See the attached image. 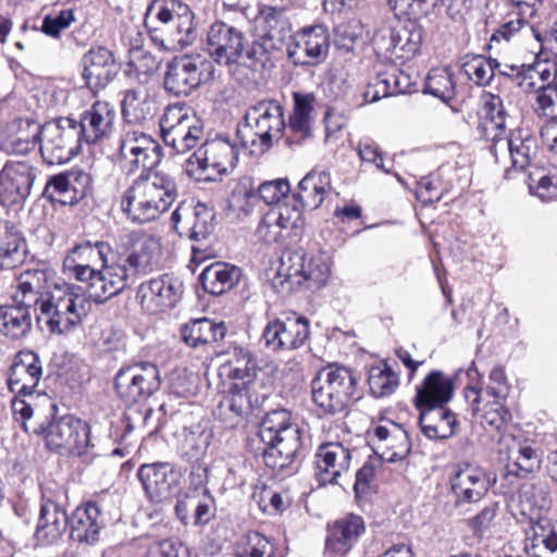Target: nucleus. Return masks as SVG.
<instances>
[{"label": "nucleus", "instance_id": "1", "mask_svg": "<svg viewBox=\"0 0 557 557\" xmlns=\"http://www.w3.org/2000/svg\"><path fill=\"white\" fill-rule=\"evenodd\" d=\"M257 373L253 354L243 347H235L230 359L221 366L220 376L225 380L224 389L213 414L226 426L238 425L252 411L253 404L258 401Z\"/></svg>", "mask_w": 557, "mask_h": 557}, {"label": "nucleus", "instance_id": "2", "mask_svg": "<svg viewBox=\"0 0 557 557\" xmlns=\"http://www.w3.org/2000/svg\"><path fill=\"white\" fill-rule=\"evenodd\" d=\"M177 187L164 172L140 174L122 194L121 209L129 220L147 223L158 219L174 202Z\"/></svg>", "mask_w": 557, "mask_h": 557}, {"label": "nucleus", "instance_id": "3", "mask_svg": "<svg viewBox=\"0 0 557 557\" xmlns=\"http://www.w3.org/2000/svg\"><path fill=\"white\" fill-rule=\"evenodd\" d=\"M264 444L263 460L272 469L283 470L294 460L301 446L300 430L285 409L268 412L259 426Z\"/></svg>", "mask_w": 557, "mask_h": 557}, {"label": "nucleus", "instance_id": "4", "mask_svg": "<svg viewBox=\"0 0 557 557\" xmlns=\"http://www.w3.org/2000/svg\"><path fill=\"white\" fill-rule=\"evenodd\" d=\"M358 377L342 366H329L318 372L311 382L312 401L322 414L344 412L360 398Z\"/></svg>", "mask_w": 557, "mask_h": 557}, {"label": "nucleus", "instance_id": "5", "mask_svg": "<svg viewBox=\"0 0 557 557\" xmlns=\"http://www.w3.org/2000/svg\"><path fill=\"white\" fill-rule=\"evenodd\" d=\"M86 295L74 284H55L40 302L37 320L53 334H64L81 324L86 315Z\"/></svg>", "mask_w": 557, "mask_h": 557}, {"label": "nucleus", "instance_id": "6", "mask_svg": "<svg viewBox=\"0 0 557 557\" xmlns=\"http://www.w3.org/2000/svg\"><path fill=\"white\" fill-rule=\"evenodd\" d=\"M245 124L237 131L244 147H257L259 152L269 150L286 127L284 108L272 99H263L248 107Z\"/></svg>", "mask_w": 557, "mask_h": 557}, {"label": "nucleus", "instance_id": "7", "mask_svg": "<svg viewBox=\"0 0 557 557\" xmlns=\"http://www.w3.org/2000/svg\"><path fill=\"white\" fill-rule=\"evenodd\" d=\"M227 136H216L207 140L186 162V173L197 182H214L233 169L238 160L242 141Z\"/></svg>", "mask_w": 557, "mask_h": 557}, {"label": "nucleus", "instance_id": "8", "mask_svg": "<svg viewBox=\"0 0 557 557\" xmlns=\"http://www.w3.org/2000/svg\"><path fill=\"white\" fill-rule=\"evenodd\" d=\"M163 143L176 153H186L202 144L203 124L195 110L183 102L165 107L160 119Z\"/></svg>", "mask_w": 557, "mask_h": 557}, {"label": "nucleus", "instance_id": "9", "mask_svg": "<svg viewBox=\"0 0 557 557\" xmlns=\"http://www.w3.org/2000/svg\"><path fill=\"white\" fill-rule=\"evenodd\" d=\"M117 152L120 165L127 174L152 172L163 157L159 143L134 125L123 127Z\"/></svg>", "mask_w": 557, "mask_h": 557}, {"label": "nucleus", "instance_id": "10", "mask_svg": "<svg viewBox=\"0 0 557 557\" xmlns=\"http://www.w3.org/2000/svg\"><path fill=\"white\" fill-rule=\"evenodd\" d=\"M40 153L48 164H63L78 154L83 138L72 117H59L39 129Z\"/></svg>", "mask_w": 557, "mask_h": 557}, {"label": "nucleus", "instance_id": "11", "mask_svg": "<svg viewBox=\"0 0 557 557\" xmlns=\"http://www.w3.org/2000/svg\"><path fill=\"white\" fill-rule=\"evenodd\" d=\"M160 386V371L148 361L123 366L114 377L115 392L127 406L147 400Z\"/></svg>", "mask_w": 557, "mask_h": 557}, {"label": "nucleus", "instance_id": "12", "mask_svg": "<svg viewBox=\"0 0 557 557\" xmlns=\"http://www.w3.org/2000/svg\"><path fill=\"white\" fill-rule=\"evenodd\" d=\"M213 66L200 54H184L173 58L164 76V88L175 96H188L212 77Z\"/></svg>", "mask_w": 557, "mask_h": 557}, {"label": "nucleus", "instance_id": "13", "mask_svg": "<svg viewBox=\"0 0 557 557\" xmlns=\"http://www.w3.org/2000/svg\"><path fill=\"white\" fill-rule=\"evenodd\" d=\"M32 431L44 435L47 447L55 451L82 455L89 444L88 424L72 414L62 416L48 425L41 423Z\"/></svg>", "mask_w": 557, "mask_h": 557}, {"label": "nucleus", "instance_id": "14", "mask_svg": "<svg viewBox=\"0 0 557 557\" xmlns=\"http://www.w3.org/2000/svg\"><path fill=\"white\" fill-rule=\"evenodd\" d=\"M304 226L302 212L296 203L283 202L270 209L258 224L256 235L274 244L290 237H298Z\"/></svg>", "mask_w": 557, "mask_h": 557}, {"label": "nucleus", "instance_id": "15", "mask_svg": "<svg viewBox=\"0 0 557 557\" xmlns=\"http://www.w3.org/2000/svg\"><path fill=\"white\" fill-rule=\"evenodd\" d=\"M121 247L126 255L123 261L137 277L149 274L159 267L162 246L156 236L143 231H132L121 236Z\"/></svg>", "mask_w": 557, "mask_h": 557}, {"label": "nucleus", "instance_id": "16", "mask_svg": "<svg viewBox=\"0 0 557 557\" xmlns=\"http://www.w3.org/2000/svg\"><path fill=\"white\" fill-rule=\"evenodd\" d=\"M491 152L497 162L509 158L511 166L524 170L537 153V138L528 128H517L509 136L494 134L491 137Z\"/></svg>", "mask_w": 557, "mask_h": 557}, {"label": "nucleus", "instance_id": "17", "mask_svg": "<svg viewBox=\"0 0 557 557\" xmlns=\"http://www.w3.org/2000/svg\"><path fill=\"white\" fill-rule=\"evenodd\" d=\"M287 57L295 65L314 66L322 63L330 49L327 29L322 25L305 27L290 35Z\"/></svg>", "mask_w": 557, "mask_h": 557}, {"label": "nucleus", "instance_id": "18", "mask_svg": "<svg viewBox=\"0 0 557 557\" xmlns=\"http://www.w3.org/2000/svg\"><path fill=\"white\" fill-rule=\"evenodd\" d=\"M309 337V321L295 312L283 313L265 325L262 338L272 350L297 349Z\"/></svg>", "mask_w": 557, "mask_h": 557}, {"label": "nucleus", "instance_id": "19", "mask_svg": "<svg viewBox=\"0 0 557 557\" xmlns=\"http://www.w3.org/2000/svg\"><path fill=\"white\" fill-rule=\"evenodd\" d=\"M38 169L25 161L8 162L0 171V205L22 206L29 197Z\"/></svg>", "mask_w": 557, "mask_h": 557}, {"label": "nucleus", "instance_id": "20", "mask_svg": "<svg viewBox=\"0 0 557 557\" xmlns=\"http://www.w3.org/2000/svg\"><path fill=\"white\" fill-rule=\"evenodd\" d=\"M64 492L52 491L49 486L41 488V507L35 536L39 544L50 545L58 542L69 525L70 517L62 507Z\"/></svg>", "mask_w": 557, "mask_h": 557}, {"label": "nucleus", "instance_id": "21", "mask_svg": "<svg viewBox=\"0 0 557 557\" xmlns=\"http://www.w3.org/2000/svg\"><path fill=\"white\" fill-rule=\"evenodd\" d=\"M206 50L219 65L238 63L244 58L245 35L232 25L215 22L207 32Z\"/></svg>", "mask_w": 557, "mask_h": 557}, {"label": "nucleus", "instance_id": "22", "mask_svg": "<svg viewBox=\"0 0 557 557\" xmlns=\"http://www.w3.org/2000/svg\"><path fill=\"white\" fill-rule=\"evenodd\" d=\"M351 450L342 443L321 444L314 454L315 478L320 485H343L349 476Z\"/></svg>", "mask_w": 557, "mask_h": 557}, {"label": "nucleus", "instance_id": "23", "mask_svg": "<svg viewBox=\"0 0 557 557\" xmlns=\"http://www.w3.org/2000/svg\"><path fill=\"white\" fill-rule=\"evenodd\" d=\"M182 295V284L169 274L143 282L136 297L148 313L154 314L173 308Z\"/></svg>", "mask_w": 557, "mask_h": 557}, {"label": "nucleus", "instance_id": "24", "mask_svg": "<svg viewBox=\"0 0 557 557\" xmlns=\"http://www.w3.org/2000/svg\"><path fill=\"white\" fill-rule=\"evenodd\" d=\"M449 482L457 506L478 503L491 486L487 473L481 467L469 462L456 465Z\"/></svg>", "mask_w": 557, "mask_h": 557}, {"label": "nucleus", "instance_id": "25", "mask_svg": "<svg viewBox=\"0 0 557 557\" xmlns=\"http://www.w3.org/2000/svg\"><path fill=\"white\" fill-rule=\"evenodd\" d=\"M467 375L471 383L465 387L463 397L470 406L473 416L480 411L481 401L487 397L493 400H507L511 386L507 380L504 368L494 367L491 370L488 374V382L484 388L480 382H473L475 377L481 379V374L479 373L474 362L469 367Z\"/></svg>", "mask_w": 557, "mask_h": 557}, {"label": "nucleus", "instance_id": "26", "mask_svg": "<svg viewBox=\"0 0 557 557\" xmlns=\"http://www.w3.org/2000/svg\"><path fill=\"white\" fill-rule=\"evenodd\" d=\"M371 442L380 458L388 462L403 460L411 450L408 432L392 420H382L373 428Z\"/></svg>", "mask_w": 557, "mask_h": 557}, {"label": "nucleus", "instance_id": "27", "mask_svg": "<svg viewBox=\"0 0 557 557\" xmlns=\"http://www.w3.org/2000/svg\"><path fill=\"white\" fill-rule=\"evenodd\" d=\"M110 251L103 242L84 243L76 245L63 260V269L71 277L78 282L86 281L94 271L107 263Z\"/></svg>", "mask_w": 557, "mask_h": 557}, {"label": "nucleus", "instance_id": "28", "mask_svg": "<svg viewBox=\"0 0 557 557\" xmlns=\"http://www.w3.org/2000/svg\"><path fill=\"white\" fill-rule=\"evenodd\" d=\"M42 375L41 362L34 351H20L8 372V387L13 394L33 397Z\"/></svg>", "mask_w": 557, "mask_h": 557}, {"label": "nucleus", "instance_id": "29", "mask_svg": "<svg viewBox=\"0 0 557 557\" xmlns=\"http://www.w3.org/2000/svg\"><path fill=\"white\" fill-rule=\"evenodd\" d=\"M104 524L99 505L86 502L77 506L70 516V537L79 544L92 545L99 541Z\"/></svg>", "mask_w": 557, "mask_h": 557}, {"label": "nucleus", "instance_id": "30", "mask_svg": "<svg viewBox=\"0 0 557 557\" xmlns=\"http://www.w3.org/2000/svg\"><path fill=\"white\" fill-rule=\"evenodd\" d=\"M115 110L107 101H96L76 120L84 144H96L110 136L115 120Z\"/></svg>", "mask_w": 557, "mask_h": 557}, {"label": "nucleus", "instance_id": "31", "mask_svg": "<svg viewBox=\"0 0 557 557\" xmlns=\"http://www.w3.org/2000/svg\"><path fill=\"white\" fill-rule=\"evenodd\" d=\"M499 443L506 453L509 473L524 476L540 468L541 456L530 440L505 433Z\"/></svg>", "mask_w": 557, "mask_h": 557}, {"label": "nucleus", "instance_id": "32", "mask_svg": "<svg viewBox=\"0 0 557 557\" xmlns=\"http://www.w3.org/2000/svg\"><path fill=\"white\" fill-rule=\"evenodd\" d=\"M137 478L149 499L157 503L168 497L178 482L180 472L168 462L145 463L139 467Z\"/></svg>", "mask_w": 557, "mask_h": 557}, {"label": "nucleus", "instance_id": "33", "mask_svg": "<svg viewBox=\"0 0 557 557\" xmlns=\"http://www.w3.org/2000/svg\"><path fill=\"white\" fill-rule=\"evenodd\" d=\"M363 519L356 515H349L336 520L327 528L325 550L334 556L346 555L359 537L364 533Z\"/></svg>", "mask_w": 557, "mask_h": 557}, {"label": "nucleus", "instance_id": "34", "mask_svg": "<svg viewBox=\"0 0 557 557\" xmlns=\"http://www.w3.org/2000/svg\"><path fill=\"white\" fill-rule=\"evenodd\" d=\"M255 23L260 37L267 40L272 49H280L290 37L292 25L284 8L260 5Z\"/></svg>", "mask_w": 557, "mask_h": 557}, {"label": "nucleus", "instance_id": "35", "mask_svg": "<svg viewBox=\"0 0 557 557\" xmlns=\"http://www.w3.org/2000/svg\"><path fill=\"white\" fill-rule=\"evenodd\" d=\"M454 393L453 380L440 370L431 371L417 386L413 399L417 409L445 406Z\"/></svg>", "mask_w": 557, "mask_h": 557}, {"label": "nucleus", "instance_id": "36", "mask_svg": "<svg viewBox=\"0 0 557 557\" xmlns=\"http://www.w3.org/2000/svg\"><path fill=\"white\" fill-rule=\"evenodd\" d=\"M172 222L176 230L182 224L183 230L188 232L190 239H205L214 228V213L203 203H198L194 208L178 207L172 213Z\"/></svg>", "mask_w": 557, "mask_h": 557}, {"label": "nucleus", "instance_id": "37", "mask_svg": "<svg viewBox=\"0 0 557 557\" xmlns=\"http://www.w3.org/2000/svg\"><path fill=\"white\" fill-rule=\"evenodd\" d=\"M332 188L330 174L325 171H311L298 184V191L286 202L296 203L311 210L319 208Z\"/></svg>", "mask_w": 557, "mask_h": 557}, {"label": "nucleus", "instance_id": "38", "mask_svg": "<svg viewBox=\"0 0 557 557\" xmlns=\"http://www.w3.org/2000/svg\"><path fill=\"white\" fill-rule=\"evenodd\" d=\"M47 274L42 270H27L17 277L15 292L12 295V301L27 306L32 310L40 308V302L46 297L50 288L47 286Z\"/></svg>", "mask_w": 557, "mask_h": 557}, {"label": "nucleus", "instance_id": "39", "mask_svg": "<svg viewBox=\"0 0 557 557\" xmlns=\"http://www.w3.org/2000/svg\"><path fill=\"white\" fill-rule=\"evenodd\" d=\"M84 78L88 85L104 86L116 73L112 52L104 47L91 48L83 58Z\"/></svg>", "mask_w": 557, "mask_h": 557}, {"label": "nucleus", "instance_id": "40", "mask_svg": "<svg viewBox=\"0 0 557 557\" xmlns=\"http://www.w3.org/2000/svg\"><path fill=\"white\" fill-rule=\"evenodd\" d=\"M226 334L223 322L208 318L194 319L181 327V338L189 347L200 348L222 341Z\"/></svg>", "mask_w": 557, "mask_h": 557}, {"label": "nucleus", "instance_id": "41", "mask_svg": "<svg viewBox=\"0 0 557 557\" xmlns=\"http://www.w3.org/2000/svg\"><path fill=\"white\" fill-rule=\"evenodd\" d=\"M304 252L284 251L277 261L273 287L280 292H290L304 284Z\"/></svg>", "mask_w": 557, "mask_h": 557}, {"label": "nucleus", "instance_id": "42", "mask_svg": "<svg viewBox=\"0 0 557 557\" xmlns=\"http://www.w3.org/2000/svg\"><path fill=\"white\" fill-rule=\"evenodd\" d=\"M419 411V423L428 438L446 440L454 435L457 419L445 406L421 408Z\"/></svg>", "mask_w": 557, "mask_h": 557}, {"label": "nucleus", "instance_id": "43", "mask_svg": "<svg viewBox=\"0 0 557 557\" xmlns=\"http://www.w3.org/2000/svg\"><path fill=\"white\" fill-rule=\"evenodd\" d=\"M33 317L27 306L17 302L0 306V334L10 339H22L32 331Z\"/></svg>", "mask_w": 557, "mask_h": 557}, {"label": "nucleus", "instance_id": "44", "mask_svg": "<svg viewBox=\"0 0 557 557\" xmlns=\"http://www.w3.org/2000/svg\"><path fill=\"white\" fill-rule=\"evenodd\" d=\"M240 275L239 268L215 262L202 270L199 281L207 293L219 296L233 288L239 282Z\"/></svg>", "mask_w": 557, "mask_h": 557}, {"label": "nucleus", "instance_id": "45", "mask_svg": "<svg viewBox=\"0 0 557 557\" xmlns=\"http://www.w3.org/2000/svg\"><path fill=\"white\" fill-rule=\"evenodd\" d=\"M26 244L15 225L0 222V270L14 269L25 259Z\"/></svg>", "mask_w": 557, "mask_h": 557}, {"label": "nucleus", "instance_id": "46", "mask_svg": "<svg viewBox=\"0 0 557 557\" xmlns=\"http://www.w3.org/2000/svg\"><path fill=\"white\" fill-rule=\"evenodd\" d=\"M533 535L525 540L524 552L531 557H557V524L540 520L532 527Z\"/></svg>", "mask_w": 557, "mask_h": 557}, {"label": "nucleus", "instance_id": "47", "mask_svg": "<svg viewBox=\"0 0 557 557\" xmlns=\"http://www.w3.org/2000/svg\"><path fill=\"white\" fill-rule=\"evenodd\" d=\"M293 97L294 108L287 127L295 139L300 143L312 135L314 96L312 94L294 92Z\"/></svg>", "mask_w": 557, "mask_h": 557}, {"label": "nucleus", "instance_id": "48", "mask_svg": "<svg viewBox=\"0 0 557 557\" xmlns=\"http://www.w3.org/2000/svg\"><path fill=\"white\" fill-rule=\"evenodd\" d=\"M539 2H541V0H510V16L513 15L515 17H509L503 22L500 26L493 32L491 41H509L510 38L528 23V20L535 14V7Z\"/></svg>", "mask_w": 557, "mask_h": 557}, {"label": "nucleus", "instance_id": "49", "mask_svg": "<svg viewBox=\"0 0 557 557\" xmlns=\"http://www.w3.org/2000/svg\"><path fill=\"white\" fill-rule=\"evenodd\" d=\"M235 557H285V555L272 539L257 531H250L237 541Z\"/></svg>", "mask_w": 557, "mask_h": 557}, {"label": "nucleus", "instance_id": "50", "mask_svg": "<svg viewBox=\"0 0 557 557\" xmlns=\"http://www.w3.org/2000/svg\"><path fill=\"white\" fill-rule=\"evenodd\" d=\"M394 27L395 44L399 61L411 59L420 49L423 39L422 27L414 21L398 23Z\"/></svg>", "mask_w": 557, "mask_h": 557}, {"label": "nucleus", "instance_id": "51", "mask_svg": "<svg viewBox=\"0 0 557 557\" xmlns=\"http://www.w3.org/2000/svg\"><path fill=\"white\" fill-rule=\"evenodd\" d=\"M497 60L483 54H466L461 58V70L469 81L486 86L495 76Z\"/></svg>", "mask_w": 557, "mask_h": 557}, {"label": "nucleus", "instance_id": "52", "mask_svg": "<svg viewBox=\"0 0 557 557\" xmlns=\"http://www.w3.org/2000/svg\"><path fill=\"white\" fill-rule=\"evenodd\" d=\"M304 283L308 287L320 288L326 284L331 275V259L327 253H304Z\"/></svg>", "mask_w": 557, "mask_h": 557}, {"label": "nucleus", "instance_id": "53", "mask_svg": "<svg viewBox=\"0 0 557 557\" xmlns=\"http://www.w3.org/2000/svg\"><path fill=\"white\" fill-rule=\"evenodd\" d=\"M424 92L441 99L443 102L454 99L456 83L450 70L447 67L432 69L425 77Z\"/></svg>", "mask_w": 557, "mask_h": 557}, {"label": "nucleus", "instance_id": "54", "mask_svg": "<svg viewBox=\"0 0 557 557\" xmlns=\"http://www.w3.org/2000/svg\"><path fill=\"white\" fill-rule=\"evenodd\" d=\"M151 104L147 94L135 89L126 90L122 100V115L127 125L147 120L152 113Z\"/></svg>", "mask_w": 557, "mask_h": 557}, {"label": "nucleus", "instance_id": "55", "mask_svg": "<svg viewBox=\"0 0 557 557\" xmlns=\"http://www.w3.org/2000/svg\"><path fill=\"white\" fill-rule=\"evenodd\" d=\"M368 383L371 394L376 397L392 395L399 385L398 374L386 363L370 368Z\"/></svg>", "mask_w": 557, "mask_h": 557}, {"label": "nucleus", "instance_id": "56", "mask_svg": "<svg viewBox=\"0 0 557 557\" xmlns=\"http://www.w3.org/2000/svg\"><path fill=\"white\" fill-rule=\"evenodd\" d=\"M484 128L487 133L499 134L505 132L507 122V111L503 99L498 95L486 94L483 96Z\"/></svg>", "mask_w": 557, "mask_h": 557}, {"label": "nucleus", "instance_id": "57", "mask_svg": "<svg viewBox=\"0 0 557 557\" xmlns=\"http://www.w3.org/2000/svg\"><path fill=\"white\" fill-rule=\"evenodd\" d=\"M177 8L181 13H178V17L173 22L170 30H168L170 35L168 40L172 48L183 49L187 47L194 38L193 20L187 5L178 3Z\"/></svg>", "mask_w": 557, "mask_h": 557}, {"label": "nucleus", "instance_id": "58", "mask_svg": "<svg viewBox=\"0 0 557 557\" xmlns=\"http://www.w3.org/2000/svg\"><path fill=\"white\" fill-rule=\"evenodd\" d=\"M506 401L488 400L483 406L481 423L491 431L503 432L511 421V412L505 406Z\"/></svg>", "mask_w": 557, "mask_h": 557}, {"label": "nucleus", "instance_id": "59", "mask_svg": "<svg viewBox=\"0 0 557 557\" xmlns=\"http://www.w3.org/2000/svg\"><path fill=\"white\" fill-rule=\"evenodd\" d=\"M533 112L539 117L552 121L557 119V87L541 86L535 91V98L532 102Z\"/></svg>", "mask_w": 557, "mask_h": 557}, {"label": "nucleus", "instance_id": "60", "mask_svg": "<svg viewBox=\"0 0 557 557\" xmlns=\"http://www.w3.org/2000/svg\"><path fill=\"white\" fill-rule=\"evenodd\" d=\"M88 293L89 298L96 302H103L114 296L111 288H109V276L104 268H98L82 282Z\"/></svg>", "mask_w": 557, "mask_h": 557}, {"label": "nucleus", "instance_id": "61", "mask_svg": "<svg viewBox=\"0 0 557 557\" xmlns=\"http://www.w3.org/2000/svg\"><path fill=\"white\" fill-rule=\"evenodd\" d=\"M102 268H104L107 275L109 276V288L112 289L114 296L134 284L138 278L123 259L112 264L104 263Z\"/></svg>", "mask_w": 557, "mask_h": 557}, {"label": "nucleus", "instance_id": "62", "mask_svg": "<svg viewBox=\"0 0 557 557\" xmlns=\"http://www.w3.org/2000/svg\"><path fill=\"white\" fill-rule=\"evenodd\" d=\"M373 45L377 55L392 62L399 61L393 26L381 27L373 36Z\"/></svg>", "mask_w": 557, "mask_h": 557}, {"label": "nucleus", "instance_id": "63", "mask_svg": "<svg viewBox=\"0 0 557 557\" xmlns=\"http://www.w3.org/2000/svg\"><path fill=\"white\" fill-rule=\"evenodd\" d=\"M210 434L205 431H189L185 434L183 453L193 461H199L207 453Z\"/></svg>", "mask_w": 557, "mask_h": 557}, {"label": "nucleus", "instance_id": "64", "mask_svg": "<svg viewBox=\"0 0 557 557\" xmlns=\"http://www.w3.org/2000/svg\"><path fill=\"white\" fill-rule=\"evenodd\" d=\"M529 189L541 200L550 201L557 198V176L531 173L529 175Z\"/></svg>", "mask_w": 557, "mask_h": 557}]
</instances>
